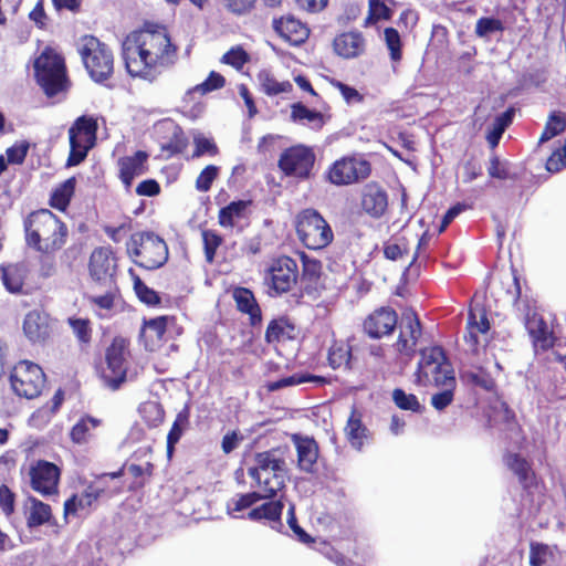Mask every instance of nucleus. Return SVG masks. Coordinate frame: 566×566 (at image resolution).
<instances>
[{"mask_svg": "<svg viewBox=\"0 0 566 566\" xmlns=\"http://www.w3.org/2000/svg\"><path fill=\"white\" fill-rule=\"evenodd\" d=\"M122 56L130 76L154 82L176 63L178 46L167 27L146 22L125 36Z\"/></svg>", "mask_w": 566, "mask_h": 566, "instance_id": "nucleus-1", "label": "nucleus"}, {"mask_svg": "<svg viewBox=\"0 0 566 566\" xmlns=\"http://www.w3.org/2000/svg\"><path fill=\"white\" fill-rule=\"evenodd\" d=\"M25 244L32 250L52 255L67 241L66 223L49 209L30 212L23 220Z\"/></svg>", "mask_w": 566, "mask_h": 566, "instance_id": "nucleus-2", "label": "nucleus"}, {"mask_svg": "<svg viewBox=\"0 0 566 566\" xmlns=\"http://www.w3.org/2000/svg\"><path fill=\"white\" fill-rule=\"evenodd\" d=\"M255 467L250 468V478L256 485L250 492V506L258 500H268L275 496L276 492L284 486L285 461L279 457L277 450L256 453Z\"/></svg>", "mask_w": 566, "mask_h": 566, "instance_id": "nucleus-3", "label": "nucleus"}, {"mask_svg": "<svg viewBox=\"0 0 566 566\" xmlns=\"http://www.w3.org/2000/svg\"><path fill=\"white\" fill-rule=\"evenodd\" d=\"M77 52L92 80L102 83L114 73V55L109 46L98 38L85 34L81 36Z\"/></svg>", "mask_w": 566, "mask_h": 566, "instance_id": "nucleus-4", "label": "nucleus"}, {"mask_svg": "<svg viewBox=\"0 0 566 566\" xmlns=\"http://www.w3.org/2000/svg\"><path fill=\"white\" fill-rule=\"evenodd\" d=\"M34 71L39 85L48 97L67 90L69 81L64 59L51 46L44 48L34 61Z\"/></svg>", "mask_w": 566, "mask_h": 566, "instance_id": "nucleus-5", "label": "nucleus"}, {"mask_svg": "<svg viewBox=\"0 0 566 566\" xmlns=\"http://www.w3.org/2000/svg\"><path fill=\"white\" fill-rule=\"evenodd\" d=\"M127 252L136 265L156 270L168 260V247L164 239L151 231L136 232L130 235Z\"/></svg>", "mask_w": 566, "mask_h": 566, "instance_id": "nucleus-6", "label": "nucleus"}, {"mask_svg": "<svg viewBox=\"0 0 566 566\" xmlns=\"http://www.w3.org/2000/svg\"><path fill=\"white\" fill-rule=\"evenodd\" d=\"M98 123L92 115L78 116L69 128L70 153L66 166L73 167L85 160L96 145Z\"/></svg>", "mask_w": 566, "mask_h": 566, "instance_id": "nucleus-7", "label": "nucleus"}, {"mask_svg": "<svg viewBox=\"0 0 566 566\" xmlns=\"http://www.w3.org/2000/svg\"><path fill=\"white\" fill-rule=\"evenodd\" d=\"M421 358L417 368V382L421 386H440L455 379L451 364L441 347L433 346L420 352Z\"/></svg>", "mask_w": 566, "mask_h": 566, "instance_id": "nucleus-8", "label": "nucleus"}, {"mask_svg": "<svg viewBox=\"0 0 566 566\" xmlns=\"http://www.w3.org/2000/svg\"><path fill=\"white\" fill-rule=\"evenodd\" d=\"M128 347L127 339L116 336L105 350V365L101 368V378L112 390H117L126 381Z\"/></svg>", "mask_w": 566, "mask_h": 566, "instance_id": "nucleus-9", "label": "nucleus"}, {"mask_svg": "<svg viewBox=\"0 0 566 566\" xmlns=\"http://www.w3.org/2000/svg\"><path fill=\"white\" fill-rule=\"evenodd\" d=\"M296 232L303 244L312 250L327 247L334 238L329 224L314 209H305L297 216Z\"/></svg>", "mask_w": 566, "mask_h": 566, "instance_id": "nucleus-10", "label": "nucleus"}, {"mask_svg": "<svg viewBox=\"0 0 566 566\" xmlns=\"http://www.w3.org/2000/svg\"><path fill=\"white\" fill-rule=\"evenodd\" d=\"M45 374L40 365L31 360L18 361L10 374V385L19 397L33 399L41 395L45 386Z\"/></svg>", "mask_w": 566, "mask_h": 566, "instance_id": "nucleus-11", "label": "nucleus"}, {"mask_svg": "<svg viewBox=\"0 0 566 566\" xmlns=\"http://www.w3.org/2000/svg\"><path fill=\"white\" fill-rule=\"evenodd\" d=\"M514 282V306L518 313L524 316V325L527 329L533 345L536 349L546 350L554 344V337L548 328L547 323L536 312H533L528 302L521 300V285L516 275L513 276Z\"/></svg>", "mask_w": 566, "mask_h": 566, "instance_id": "nucleus-12", "label": "nucleus"}, {"mask_svg": "<svg viewBox=\"0 0 566 566\" xmlns=\"http://www.w3.org/2000/svg\"><path fill=\"white\" fill-rule=\"evenodd\" d=\"M297 262L290 256L283 255L271 262L265 281L270 290L276 295H281L289 292L297 283Z\"/></svg>", "mask_w": 566, "mask_h": 566, "instance_id": "nucleus-13", "label": "nucleus"}, {"mask_svg": "<svg viewBox=\"0 0 566 566\" xmlns=\"http://www.w3.org/2000/svg\"><path fill=\"white\" fill-rule=\"evenodd\" d=\"M371 171L368 160L363 157H344L336 160L328 170V180L337 186L350 185L366 179Z\"/></svg>", "mask_w": 566, "mask_h": 566, "instance_id": "nucleus-14", "label": "nucleus"}, {"mask_svg": "<svg viewBox=\"0 0 566 566\" xmlns=\"http://www.w3.org/2000/svg\"><path fill=\"white\" fill-rule=\"evenodd\" d=\"M314 163L315 154L313 149L304 145H297L285 149L281 154L279 167L286 176L305 179L310 177Z\"/></svg>", "mask_w": 566, "mask_h": 566, "instance_id": "nucleus-15", "label": "nucleus"}, {"mask_svg": "<svg viewBox=\"0 0 566 566\" xmlns=\"http://www.w3.org/2000/svg\"><path fill=\"white\" fill-rule=\"evenodd\" d=\"M30 486L42 496L56 495L61 478L60 468L46 460H38L29 469Z\"/></svg>", "mask_w": 566, "mask_h": 566, "instance_id": "nucleus-16", "label": "nucleus"}, {"mask_svg": "<svg viewBox=\"0 0 566 566\" xmlns=\"http://www.w3.org/2000/svg\"><path fill=\"white\" fill-rule=\"evenodd\" d=\"M117 270V258L111 245L95 248L88 260V272L97 284L115 283L114 275Z\"/></svg>", "mask_w": 566, "mask_h": 566, "instance_id": "nucleus-17", "label": "nucleus"}, {"mask_svg": "<svg viewBox=\"0 0 566 566\" xmlns=\"http://www.w3.org/2000/svg\"><path fill=\"white\" fill-rule=\"evenodd\" d=\"M22 329L32 344L45 345L54 334V319L45 312L38 310L27 313Z\"/></svg>", "mask_w": 566, "mask_h": 566, "instance_id": "nucleus-18", "label": "nucleus"}, {"mask_svg": "<svg viewBox=\"0 0 566 566\" xmlns=\"http://www.w3.org/2000/svg\"><path fill=\"white\" fill-rule=\"evenodd\" d=\"M399 328V337L395 344L396 350L410 357L413 355L417 342L422 334L421 323L417 314L413 311H406L402 314Z\"/></svg>", "mask_w": 566, "mask_h": 566, "instance_id": "nucleus-19", "label": "nucleus"}, {"mask_svg": "<svg viewBox=\"0 0 566 566\" xmlns=\"http://www.w3.org/2000/svg\"><path fill=\"white\" fill-rule=\"evenodd\" d=\"M148 158L149 155L145 150H137L130 156L118 158V178L127 189L132 187L135 178L148 172Z\"/></svg>", "mask_w": 566, "mask_h": 566, "instance_id": "nucleus-20", "label": "nucleus"}, {"mask_svg": "<svg viewBox=\"0 0 566 566\" xmlns=\"http://www.w3.org/2000/svg\"><path fill=\"white\" fill-rule=\"evenodd\" d=\"M398 322L397 314L389 307H381L370 314L364 322V329L371 338L389 335Z\"/></svg>", "mask_w": 566, "mask_h": 566, "instance_id": "nucleus-21", "label": "nucleus"}, {"mask_svg": "<svg viewBox=\"0 0 566 566\" xmlns=\"http://www.w3.org/2000/svg\"><path fill=\"white\" fill-rule=\"evenodd\" d=\"M174 321L175 317L168 315L144 319L140 336L144 338L145 347L148 350L153 352L163 346L168 324Z\"/></svg>", "mask_w": 566, "mask_h": 566, "instance_id": "nucleus-22", "label": "nucleus"}, {"mask_svg": "<svg viewBox=\"0 0 566 566\" xmlns=\"http://www.w3.org/2000/svg\"><path fill=\"white\" fill-rule=\"evenodd\" d=\"M292 441L297 452V464L302 471L313 472L318 458V446L313 438L293 434Z\"/></svg>", "mask_w": 566, "mask_h": 566, "instance_id": "nucleus-23", "label": "nucleus"}, {"mask_svg": "<svg viewBox=\"0 0 566 566\" xmlns=\"http://www.w3.org/2000/svg\"><path fill=\"white\" fill-rule=\"evenodd\" d=\"M103 420L91 415H83L71 428L70 440L77 446H86L96 439V430Z\"/></svg>", "mask_w": 566, "mask_h": 566, "instance_id": "nucleus-24", "label": "nucleus"}, {"mask_svg": "<svg viewBox=\"0 0 566 566\" xmlns=\"http://www.w3.org/2000/svg\"><path fill=\"white\" fill-rule=\"evenodd\" d=\"M490 329V323L484 313H481L480 319H476L474 312L470 311L465 334L463 336L467 350L472 354H479L481 346V336L486 335Z\"/></svg>", "mask_w": 566, "mask_h": 566, "instance_id": "nucleus-25", "label": "nucleus"}, {"mask_svg": "<svg viewBox=\"0 0 566 566\" xmlns=\"http://www.w3.org/2000/svg\"><path fill=\"white\" fill-rule=\"evenodd\" d=\"M28 273V266L23 262L0 265L1 281L6 290L12 294L23 293Z\"/></svg>", "mask_w": 566, "mask_h": 566, "instance_id": "nucleus-26", "label": "nucleus"}, {"mask_svg": "<svg viewBox=\"0 0 566 566\" xmlns=\"http://www.w3.org/2000/svg\"><path fill=\"white\" fill-rule=\"evenodd\" d=\"M388 206V197L384 189L376 185H367L363 192V210L373 218H380Z\"/></svg>", "mask_w": 566, "mask_h": 566, "instance_id": "nucleus-27", "label": "nucleus"}, {"mask_svg": "<svg viewBox=\"0 0 566 566\" xmlns=\"http://www.w3.org/2000/svg\"><path fill=\"white\" fill-rule=\"evenodd\" d=\"M274 29L281 36L293 44L304 42L310 34L305 24L290 15L274 20Z\"/></svg>", "mask_w": 566, "mask_h": 566, "instance_id": "nucleus-28", "label": "nucleus"}, {"mask_svg": "<svg viewBox=\"0 0 566 566\" xmlns=\"http://www.w3.org/2000/svg\"><path fill=\"white\" fill-rule=\"evenodd\" d=\"M365 41L358 32H347L335 38L334 50L336 54L345 59H353L364 51Z\"/></svg>", "mask_w": 566, "mask_h": 566, "instance_id": "nucleus-29", "label": "nucleus"}, {"mask_svg": "<svg viewBox=\"0 0 566 566\" xmlns=\"http://www.w3.org/2000/svg\"><path fill=\"white\" fill-rule=\"evenodd\" d=\"M283 503L281 501H266L260 506L250 510V520L265 521L273 530L281 531Z\"/></svg>", "mask_w": 566, "mask_h": 566, "instance_id": "nucleus-30", "label": "nucleus"}, {"mask_svg": "<svg viewBox=\"0 0 566 566\" xmlns=\"http://www.w3.org/2000/svg\"><path fill=\"white\" fill-rule=\"evenodd\" d=\"M27 502L29 504L25 511L28 528L32 530L50 523L53 518V514L52 509L48 503H44L34 496H29Z\"/></svg>", "mask_w": 566, "mask_h": 566, "instance_id": "nucleus-31", "label": "nucleus"}, {"mask_svg": "<svg viewBox=\"0 0 566 566\" xmlns=\"http://www.w3.org/2000/svg\"><path fill=\"white\" fill-rule=\"evenodd\" d=\"M350 446L360 451L368 438V429L363 424L360 416L353 411L344 429Z\"/></svg>", "mask_w": 566, "mask_h": 566, "instance_id": "nucleus-32", "label": "nucleus"}, {"mask_svg": "<svg viewBox=\"0 0 566 566\" xmlns=\"http://www.w3.org/2000/svg\"><path fill=\"white\" fill-rule=\"evenodd\" d=\"M505 464L518 478L524 488L533 483L534 472L526 459L516 453H509L505 457Z\"/></svg>", "mask_w": 566, "mask_h": 566, "instance_id": "nucleus-33", "label": "nucleus"}, {"mask_svg": "<svg viewBox=\"0 0 566 566\" xmlns=\"http://www.w3.org/2000/svg\"><path fill=\"white\" fill-rule=\"evenodd\" d=\"M76 179L71 177L56 187L49 200L52 208L65 211L70 206L71 199L75 191Z\"/></svg>", "mask_w": 566, "mask_h": 566, "instance_id": "nucleus-34", "label": "nucleus"}, {"mask_svg": "<svg viewBox=\"0 0 566 566\" xmlns=\"http://www.w3.org/2000/svg\"><path fill=\"white\" fill-rule=\"evenodd\" d=\"M291 117L294 122L308 125L314 129H319L325 124L324 115L322 113L312 111L302 103H295L292 105Z\"/></svg>", "mask_w": 566, "mask_h": 566, "instance_id": "nucleus-35", "label": "nucleus"}, {"mask_svg": "<svg viewBox=\"0 0 566 566\" xmlns=\"http://www.w3.org/2000/svg\"><path fill=\"white\" fill-rule=\"evenodd\" d=\"M66 322L70 328L72 329V333L75 336L80 346L82 348H87L93 339V328L91 319L71 316L67 318Z\"/></svg>", "mask_w": 566, "mask_h": 566, "instance_id": "nucleus-36", "label": "nucleus"}, {"mask_svg": "<svg viewBox=\"0 0 566 566\" xmlns=\"http://www.w3.org/2000/svg\"><path fill=\"white\" fill-rule=\"evenodd\" d=\"M248 209V201H232L228 206L220 209L218 219L221 227H233L235 222L242 219Z\"/></svg>", "mask_w": 566, "mask_h": 566, "instance_id": "nucleus-37", "label": "nucleus"}, {"mask_svg": "<svg viewBox=\"0 0 566 566\" xmlns=\"http://www.w3.org/2000/svg\"><path fill=\"white\" fill-rule=\"evenodd\" d=\"M295 327L286 318L272 319L265 332L268 343L280 342L281 339L293 338Z\"/></svg>", "mask_w": 566, "mask_h": 566, "instance_id": "nucleus-38", "label": "nucleus"}, {"mask_svg": "<svg viewBox=\"0 0 566 566\" xmlns=\"http://www.w3.org/2000/svg\"><path fill=\"white\" fill-rule=\"evenodd\" d=\"M304 382L324 384L325 379L321 376L311 374H294L292 376L283 377L275 381L268 382L266 387L269 391L280 390L285 387L296 386Z\"/></svg>", "mask_w": 566, "mask_h": 566, "instance_id": "nucleus-39", "label": "nucleus"}, {"mask_svg": "<svg viewBox=\"0 0 566 566\" xmlns=\"http://www.w3.org/2000/svg\"><path fill=\"white\" fill-rule=\"evenodd\" d=\"M303 273L301 284L305 292L311 293L321 277L322 264L319 261L303 256Z\"/></svg>", "mask_w": 566, "mask_h": 566, "instance_id": "nucleus-40", "label": "nucleus"}, {"mask_svg": "<svg viewBox=\"0 0 566 566\" xmlns=\"http://www.w3.org/2000/svg\"><path fill=\"white\" fill-rule=\"evenodd\" d=\"M139 413L145 424L149 428L158 427L165 419V410L161 405L156 401H146L142 403L139 407Z\"/></svg>", "mask_w": 566, "mask_h": 566, "instance_id": "nucleus-41", "label": "nucleus"}, {"mask_svg": "<svg viewBox=\"0 0 566 566\" xmlns=\"http://www.w3.org/2000/svg\"><path fill=\"white\" fill-rule=\"evenodd\" d=\"M455 386V379H451L440 386H437L438 388H441V390L431 396V406L438 411L444 410L453 401Z\"/></svg>", "mask_w": 566, "mask_h": 566, "instance_id": "nucleus-42", "label": "nucleus"}, {"mask_svg": "<svg viewBox=\"0 0 566 566\" xmlns=\"http://www.w3.org/2000/svg\"><path fill=\"white\" fill-rule=\"evenodd\" d=\"M105 287L103 294H93L87 296V301L90 304L94 305L98 310L103 311H112L115 306V298L117 294L116 284H102Z\"/></svg>", "mask_w": 566, "mask_h": 566, "instance_id": "nucleus-43", "label": "nucleus"}, {"mask_svg": "<svg viewBox=\"0 0 566 566\" xmlns=\"http://www.w3.org/2000/svg\"><path fill=\"white\" fill-rule=\"evenodd\" d=\"M258 78L262 90L268 95H277L292 91V84L289 81L277 82L266 70L261 71Z\"/></svg>", "mask_w": 566, "mask_h": 566, "instance_id": "nucleus-44", "label": "nucleus"}, {"mask_svg": "<svg viewBox=\"0 0 566 566\" xmlns=\"http://www.w3.org/2000/svg\"><path fill=\"white\" fill-rule=\"evenodd\" d=\"M130 273L133 275L134 291L139 301L149 306L159 305L161 302L159 294L150 289L137 274H134L132 271Z\"/></svg>", "mask_w": 566, "mask_h": 566, "instance_id": "nucleus-45", "label": "nucleus"}, {"mask_svg": "<svg viewBox=\"0 0 566 566\" xmlns=\"http://www.w3.org/2000/svg\"><path fill=\"white\" fill-rule=\"evenodd\" d=\"M392 401L401 409L412 412H421L422 406L413 394H407L403 389L396 388L392 391Z\"/></svg>", "mask_w": 566, "mask_h": 566, "instance_id": "nucleus-46", "label": "nucleus"}, {"mask_svg": "<svg viewBox=\"0 0 566 566\" xmlns=\"http://www.w3.org/2000/svg\"><path fill=\"white\" fill-rule=\"evenodd\" d=\"M201 237L203 242L206 261L208 263H212L214 261L216 252L218 248L222 244L223 239L214 230L209 229L202 230Z\"/></svg>", "mask_w": 566, "mask_h": 566, "instance_id": "nucleus-47", "label": "nucleus"}, {"mask_svg": "<svg viewBox=\"0 0 566 566\" xmlns=\"http://www.w3.org/2000/svg\"><path fill=\"white\" fill-rule=\"evenodd\" d=\"M566 127L565 118L560 115H557L556 113H553L544 128V132L542 133L539 137V144L546 143L553 137L559 135L562 132H564Z\"/></svg>", "mask_w": 566, "mask_h": 566, "instance_id": "nucleus-48", "label": "nucleus"}, {"mask_svg": "<svg viewBox=\"0 0 566 566\" xmlns=\"http://www.w3.org/2000/svg\"><path fill=\"white\" fill-rule=\"evenodd\" d=\"M553 559L552 548L542 543H532L530 547L531 566H543Z\"/></svg>", "mask_w": 566, "mask_h": 566, "instance_id": "nucleus-49", "label": "nucleus"}, {"mask_svg": "<svg viewBox=\"0 0 566 566\" xmlns=\"http://www.w3.org/2000/svg\"><path fill=\"white\" fill-rule=\"evenodd\" d=\"M17 506V494L4 483L0 484V511L4 516L14 514Z\"/></svg>", "mask_w": 566, "mask_h": 566, "instance_id": "nucleus-50", "label": "nucleus"}, {"mask_svg": "<svg viewBox=\"0 0 566 566\" xmlns=\"http://www.w3.org/2000/svg\"><path fill=\"white\" fill-rule=\"evenodd\" d=\"M385 42L394 62L401 60V40L398 31L394 28H386L384 31Z\"/></svg>", "mask_w": 566, "mask_h": 566, "instance_id": "nucleus-51", "label": "nucleus"}, {"mask_svg": "<svg viewBox=\"0 0 566 566\" xmlns=\"http://www.w3.org/2000/svg\"><path fill=\"white\" fill-rule=\"evenodd\" d=\"M468 379L475 386H479L488 391H492L495 387L493 371H486L484 368L479 367L476 371L467 374Z\"/></svg>", "mask_w": 566, "mask_h": 566, "instance_id": "nucleus-52", "label": "nucleus"}, {"mask_svg": "<svg viewBox=\"0 0 566 566\" xmlns=\"http://www.w3.org/2000/svg\"><path fill=\"white\" fill-rule=\"evenodd\" d=\"M504 27L499 19L480 18L475 24V34L479 38H486L492 33L503 31Z\"/></svg>", "mask_w": 566, "mask_h": 566, "instance_id": "nucleus-53", "label": "nucleus"}, {"mask_svg": "<svg viewBox=\"0 0 566 566\" xmlns=\"http://www.w3.org/2000/svg\"><path fill=\"white\" fill-rule=\"evenodd\" d=\"M226 78L218 72H210L208 77L200 84L196 85L193 91L205 95L207 93L220 90L224 86Z\"/></svg>", "mask_w": 566, "mask_h": 566, "instance_id": "nucleus-54", "label": "nucleus"}, {"mask_svg": "<svg viewBox=\"0 0 566 566\" xmlns=\"http://www.w3.org/2000/svg\"><path fill=\"white\" fill-rule=\"evenodd\" d=\"M490 177L506 180L514 179V176L510 171V164L507 161H501L497 156L490 158V165L488 167Z\"/></svg>", "mask_w": 566, "mask_h": 566, "instance_id": "nucleus-55", "label": "nucleus"}, {"mask_svg": "<svg viewBox=\"0 0 566 566\" xmlns=\"http://www.w3.org/2000/svg\"><path fill=\"white\" fill-rule=\"evenodd\" d=\"M219 175V167L214 165H208L205 167L196 179V188L199 191L206 192L210 190L213 181Z\"/></svg>", "mask_w": 566, "mask_h": 566, "instance_id": "nucleus-56", "label": "nucleus"}, {"mask_svg": "<svg viewBox=\"0 0 566 566\" xmlns=\"http://www.w3.org/2000/svg\"><path fill=\"white\" fill-rule=\"evenodd\" d=\"M219 148L217 144L211 138H207L205 136H199L195 138V149L192 153L193 158H199L202 156L213 157L218 155Z\"/></svg>", "mask_w": 566, "mask_h": 566, "instance_id": "nucleus-57", "label": "nucleus"}, {"mask_svg": "<svg viewBox=\"0 0 566 566\" xmlns=\"http://www.w3.org/2000/svg\"><path fill=\"white\" fill-rule=\"evenodd\" d=\"M29 148L30 144L27 140L13 144L6 150L8 163L12 165L23 164L28 156Z\"/></svg>", "mask_w": 566, "mask_h": 566, "instance_id": "nucleus-58", "label": "nucleus"}, {"mask_svg": "<svg viewBox=\"0 0 566 566\" xmlns=\"http://www.w3.org/2000/svg\"><path fill=\"white\" fill-rule=\"evenodd\" d=\"M221 61L237 70H241L248 62V53L241 46L232 48L223 54Z\"/></svg>", "mask_w": 566, "mask_h": 566, "instance_id": "nucleus-59", "label": "nucleus"}, {"mask_svg": "<svg viewBox=\"0 0 566 566\" xmlns=\"http://www.w3.org/2000/svg\"><path fill=\"white\" fill-rule=\"evenodd\" d=\"M132 219L126 217L125 220L117 227L114 226H104V233L114 242L119 243L124 235H126L132 230Z\"/></svg>", "mask_w": 566, "mask_h": 566, "instance_id": "nucleus-60", "label": "nucleus"}, {"mask_svg": "<svg viewBox=\"0 0 566 566\" xmlns=\"http://www.w3.org/2000/svg\"><path fill=\"white\" fill-rule=\"evenodd\" d=\"M287 524L301 543L310 544L313 542V538L297 524L293 504H291L287 510Z\"/></svg>", "mask_w": 566, "mask_h": 566, "instance_id": "nucleus-61", "label": "nucleus"}, {"mask_svg": "<svg viewBox=\"0 0 566 566\" xmlns=\"http://www.w3.org/2000/svg\"><path fill=\"white\" fill-rule=\"evenodd\" d=\"M566 168V142L562 148L556 149L546 161V169L549 172H558Z\"/></svg>", "mask_w": 566, "mask_h": 566, "instance_id": "nucleus-62", "label": "nucleus"}, {"mask_svg": "<svg viewBox=\"0 0 566 566\" xmlns=\"http://www.w3.org/2000/svg\"><path fill=\"white\" fill-rule=\"evenodd\" d=\"M390 17V9L381 0H369V15L367 21L376 22L380 19L388 20Z\"/></svg>", "mask_w": 566, "mask_h": 566, "instance_id": "nucleus-63", "label": "nucleus"}, {"mask_svg": "<svg viewBox=\"0 0 566 566\" xmlns=\"http://www.w3.org/2000/svg\"><path fill=\"white\" fill-rule=\"evenodd\" d=\"M106 493V485H101L99 482L95 481L90 483L86 489L83 491L81 497L84 500V503L87 507H90L94 502H96L103 494Z\"/></svg>", "mask_w": 566, "mask_h": 566, "instance_id": "nucleus-64", "label": "nucleus"}]
</instances>
